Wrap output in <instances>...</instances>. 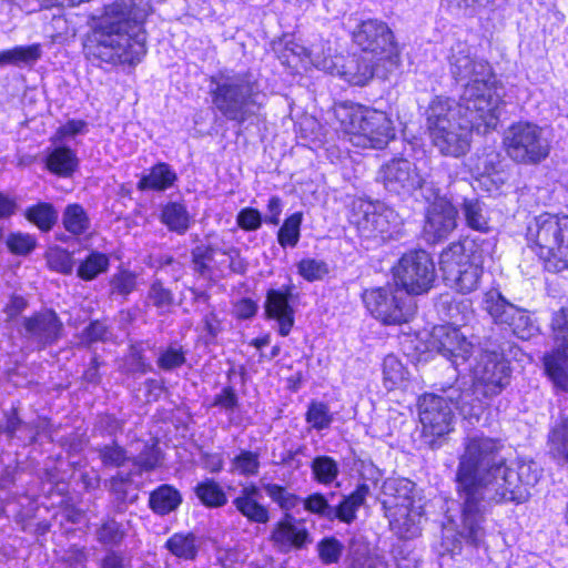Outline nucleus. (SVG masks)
Returning <instances> with one entry per match:
<instances>
[{"label":"nucleus","mask_w":568,"mask_h":568,"mask_svg":"<svg viewBox=\"0 0 568 568\" xmlns=\"http://www.w3.org/2000/svg\"><path fill=\"white\" fill-rule=\"evenodd\" d=\"M357 148L384 149L395 138L392 121L385 112L357 103Z\"/></svg>","instance_id":"nucleus-19"},{"label":"nucleus","mask_w":568,"mask_h":568,"mask_svg":"<svg viewBox=\"0 0 568 568\" xmlns=\"http://www.w3.org/2000/svg\"><path fill=\"white\" fill-rule=\"evenodd\" d=\"M257 302L251 297H242L233 303V316L237 321H247L257 314Z\"/></svg>","instance_id":"nucleus-59"},{"label":"nucleus","mask_w":568,"mask_h":568,"mask_svg":"<svg viewBox=\"0 0 568 568\" xmlns=\"http://www.w3.org/2000/svg\"><path fill=\"white\" fill-rule=\"evenodd\" d=\"M212 406L226 412H234L240 406L237 393L233 386H224L219 394L213 397Z\"/></svg>","instance_id":"nucleus-56"},{"label":"nucleus","mask_w":568,"mask_h":568,"mask_svg":"<svg viewBox=\"0 0 568 568\" xmlns=\"http://www.w3.org/2000/svg\"><path fill=\"white\" fill-rule=\"evenodd\" d=\"M463 213L467 225L481 233L488 231V220L484 214V204L478 200L465 199L463 203Z\"/></svg>","instance_id":"nucleus-46"},{"label":"nucleus","mask_w":568,"mask_h":568,"mask_svg":"<svg viewBox=\"0 0 568 568\" xmlns=\"http://www.w3.org/2000/svg\"><path fill=\"white\" fill-rule=\"evenodd\" d=\"M132 483V473H118L109 479V490L116 499L123 501L128 497V486Z\"/></svg>","instance_id":"nucleus-61"},{"label":"nucleus","mask_w":568,"mask_h":568,"mask_svg":"<svg viewBox=\"0 0 568 568\" xmlns=\"http://www.w3.org/2000/svg\"><path fill=\"white\" fill-rule=\"evenodd\" d=\"M233 466L242 476H256L260 470V455L256 452L243 449L233 458Z\"/></svg>","instance_id":"nucleus-50"},{"label":"nucleus","mask_w":568,"mask_h":568,"mask_svg":"<svg viewBox=\"0 0 568 568\" xmlns=\"http://www.w3.org/2000/svg\"><path fill=\"white\" fill-rule=\"evenodd\" d=\"M28 337L37 344L38 349H45L57 344L64 335V324L51 307L31 313L22 321Z\"/></svg>","instance_id":"nucleus-22"},{"label":"nucleus","mask_w":568,"mask_h":568,"mask_svg":"<svg viewBox=\"0 0 568 568\" xmlns=\"http://www.w3.org/2000/svg\"><path fill=\"white\" fill-rule=\"evenodd\" d=\"M450 73L463 83L458 102L436 97L426 110V125L433 145L447 156L459 158L470 146L471 131L495 130L500 116V97L488 61L473 57L466 44L452 49Z\"/></svg>","instance_id":"nucleus-2"},{"label":"nucleus","mask_w":568,"mask_h":568,"mask_svg":"<svg viewBox=\"0 0 568 568\" xmlns=\"http://www.w3.org/2000/svg\"><path fill=\"white\" fill-rule=\"evenodd\" d=\"M111 260L109 254L91 250L80 260L75 268V275L83 282H91L105 274L110 268Z\"/></svg>","instance_id":"nucleus-34"},{"label":"nucleus","mask_w":568,"mask_h":568,"mask_svg":"<svg viewBox=\"0 0 568 568\" xmlns=\"http://www.w3.org/2000/svg\"><path fill=\"white\" fill-rule=\"evenodd\" d=\"M462 389L450 387L445 390V396L424 394L418 399V415L424 432L432 436L440 437L453 428V408L459 412L457 399Z\"/></svg>","instance_id":"nucleus-15"},{"label":"nucleus","mask_w":568,"mask_h":568,"mask_svg":"<svg viewBox=\"0 0 568 568\" xmlns=\"http://www.w3.org/2000/svg\"><path fill=\"white\" fill-rule=\"evenodd\" d=\"M13 64L20 62L30 63L39 60L41 55L40 44L17 45L12 48Z\"/></svg>","instance_id":"nucleus-62"},{"label":"nucleus","mask_w":568,"mask_h":568,"mask_svg":"<svg viewBox=\"0 0 568 568\" xmlns=\"http://www.w3.org/2000/svg\"><path fill=\"white\" fill-rule=\"evenodd\" d=\"M8 251L17 256H27L37 247V239L30 233L10 232L6 237Z\"/></svg>","instance_id":"nucleus-47"},{"label":"nucleus","mask_w":568,"mask_h":568,"mask_svg":"<svg viewBox=\"0 0 568 568\" xmlns=\"http://www.w3.org/2000/svg\"><path fill=\"white\" fill-rule=\"evenodd\" d=\"M547 446L552 460L568 467V416H560L551 424Z\"/></svg>","instance_id":"nucleus-29"},{"label":"nucleus","mask_w":568,"mask_h":568,"mask_svg":"<svg viewBox=\"0 0 568 568\" xmlns=\"http://www.w3.org/2000/svg\"><path fill=\"white\" fill-rule=\"evenodd\" d=\"M507 155L516 163L536 165L545 161L551 150L547 131L529 121L513 123L504 133Z\"/></svg>","instance_id":"nucleus-10"},{"label":"nucleus","mask_w":568,"mask_h":568,"mask_svg":"<svg viewBox=\"0 0 568 568\" xmlns=\"http://www.w3.org/2000/svg\"><path fill=\"white\" fill-rule=\"evenodd\" d=\"M267 540L278 552L287 554L307 548L313 538L304 519L295 518L292 513H283L273 523Z\"/></svg>","instance_id":"nucleus-20"},{"label":"nucleus","mask_w":568,"mask_h":568,"mask_svg":"<svg viewBox=\"0 0 568 568\" xmlns=\"http://www.w3.org/2000/svg\"><path fill=\"white\" fill-rule=\"evenodd\" d=\"M163 547L171 556L183 561H194L200 551L199 538L193 531L173 532Z\"/></svg>","instance_id":"nucleus-30"},{"label":"nucleus","mask_w":568,"mask_h":568,"mask_svg":"<svg viewBox=\"0 0 568 568\" xmlns=\"http://www.w3.org/2000/svg\"><path fill=\"white\" fill-rule=\"evenodd\" d=\"M428 207L423 229L427 243L435 244L446 240L457 226V209L449 199L442 196L439 190L432 187L424 195Z\"/></svg>","instance_id":"nucleus-18"},{"label":"nucleus","mask_w":568,"mask_h":568,"mask_svg":"<svg viewBox=\"0 0 568 568\" xmlns=\"http://www.w3.org/2000/svg\"><path fill=\"white\" fill-rule=\"evenodd\" d=\"M483 0H442V6L456 16H473Z\"/></svg>","instance_id":"nucleus-58"},{"label":"nucleus","mask_w":568,"mask_h":568,"mask_svg":"<svg viewBox=\"0 0 568 568\" xmlns=\"http://www.w3.org/2000/svg\"><path fill=\"white\" fill-rule=\"evenodd\" d=\"M183 503L181 491L171 484H161L150 491L148 507L158 516H168Z\"/></svg>","instance_id":"nucleus-28"},{"label":"nucleus","mask_w":568,"mask_h":568,"mask_svg":"<svg viewBox=\"0 0 568 568\" xmlns=\"http://www.w3.org/2000/svg\"><path fill=\"white\" fill-rule=\"evenodd\" d=\"M395 283L407 295L427 293L436 280V268L429 253L415 250L405 253L393 267Z\"/></svg>","instance_id":"nucleus-12"},{"label":"nucleus","mask_w":568,"mask_h":568,"mask_svg":"<svg viewBox=\"0 0 568 568\" xmlns=\"http://www.w3.org/2000/svg\"><path fill=\"white\" fill-rule=\"evenodd\" d=\"M301 501H303V507L306 511L327 519L331 506L327 498L323 494H310Z\"/></svg>","instance_id":"nucleus-57"},{"label":"nucleus","mask_w":568,"mask_h":568,"mask_svg":"<svg viewBox=\"0 0 568 568\" xmlns=\"http://www.w3.org/2000/svg\"><path fill=\"white\" fill-rule=\"evenodd\" d=\"M193 491L201 505L206 508H221L227 504V495L223 486L214 478H204L199 481Z\"/></svg>","instance_id":"nucleus-35"},{"label":"nucleus","mask_w":568,"mask_h":568,"mask_svg":"<svg viewBox=\"0 0 568 568\" xmlns=\"http://www.w3.org/2000/svg\"><path fill=\"white\" fill-rule=\"evenodd\" d=\"M402 224L399 214L384 202L361 200L357 203V236L366 250L397 236Z\"/></svg>","instance_id":"nucleus-11"},{"label":"nucleus","mask_w":568,"mask_h":568,"mask_svg":"<svg viewBox=\"0 0 568 568\" xmlns=\"http://www.w3.org/2000/svg\"><path fill=\"white\" fill-rule=\"evenodd\" d=\"M495 246V239L484 234L452 243L439 256L446 284L462 294L475 291L483 275L484 263L491 257Z\"/></svg>","instance_id":"nucleus-4"},{"label":"nucleus","mask_w":568,"mask_h":568,"mask_svg":"<svg viewBox=\"0 0 568 568\" xmlns=\"http://www.w3.org/2000/svg\"><path fill=\"white\" fill-rule=\"evenodd\" d=\"M178 174L172 166L163 161L154 163L146 174H143L138 183L136 189L141 192L153 191L163 192L175 185Z\"/></svg>","instance_id":"nucleus-26"},{"label":"nucleus","mask_w":568,"mask_h":568,"mask_svg":"<svg viewBox=\"0 0 568 568\" xmlns=\"http://www.w3.org/2000/svg\"><path fill=\"white\" fill-rule=\"evenodd\" d=\"M43 163L48 172L59 178H71L79 168L77 152L65 145L49 151Z\"/></svg>","instance_id":"nucleus-27"},{"label":"nucleus","mask_w":568,"mask_h":568,"mask_svg":"<svg viewBox=\"0 0 568 568\" xmlns=\"http://www.w3.org/2000/svg\"><path fill=\"white\" fill-rule=\"evenodd\" d=\"M98 453L104 467L121 468L130 459L126 449L116 442L101 446Z\"/></svg>","instance_id":"nucleus-48"},{"label":"nucleus","mask_w":568,"mask_h":568,"mask_svg":"<svg viewBox=\"0 0 568 568\" xmlns=\"http://www.w3.org/2000/svg\"><path fill=\"white\" fill-rule=\"evenodd\" d=\"M95 535L99 544L114 547L120 546L123 542L126 536V530L122 523L118 521L113 517H106L98 526Z\"/></svg>","instance_id":"nucleus-40"},{"label":"nucleus","mask_w":568,"mask_h":568,"mask_svg":"<svg viewBox=\"0 0 568 568\" xmlns=\"http://www.w3.org/2000/svg\"><path fill=\"white\" fill-rule=\"evenodd\" d=\"M293 284L280 288H268L264 300V316L277 323V334L286 337L295 325V307L292 304Z\"/></svg>","instance_id":"nucleus-23"},{"label":"nucleus","mask_w":568,"mask_h":568,"mask_svg":"<svg viewBox=\"0 0 568 568\" xmlns=\"http://www.w3.org/2000/svg\"><path fill=\"white\" fill-rule=\"evenodd\" d=\"M24 219L41 233H49L58 223V210L51 202L38 201L26 207Z\"/></svg>","instance_id":"nucleus-33"},{"label":"nucleus","mask_w":568,"mask_h":568,"mask_svg":"<svg viewBox=\"0 0 568 568\" xmlns=\"http://www.w3.org/2000/svg\"><path fill=\"white\" fill-rule=\"evenodd\" d=\"M429 347L446 357L455 367L466 364L473 352V344L466 335L452 325L435 326L430 333Z\"/></svg>","instance_id":"nucleus-21"},{"label":"nucleus","mask_w":568,"mask_h":568,"mask_svg":"<svg viewBox=\"0 0 568 568\" xmlns=\"http://www.w3.org/2000/svg\"><path fill=\"white\" fill-rule=\"evenodd\" d=\"M367 311L384 324L407 323L416 312L414 298L400 287L395 291L378 287L362 295Z\"/></svg>","instance_id":"nucleus-13"},{"label":"nucleus","mask_w":568,"mask_h":568,"mask_svg":"<svg viewBox=\"0 0 568 568\" xmlns=\"http://www.w3.org/2000/svg\"><path fill=\"white\" fill-rule=\"evenodd\" d=\"M263 488L267 497L282 510V514L292 513L302 500L297 494L290 491L286 486L281 484L268 483Z\"/></svg>","instance_id":"nucleus-39"},{"label":"nucleus","mask_w":568,"mask_h":568,"mask_svg":"<svg viewBox=\"0 0 568 568\" xmlns=\"http://www.w3.org/2000/svg\"><path fill=\"white\" fill-rule=\"evenodd\" d=\"M318 557L325 565L336 564L343 551V545L335 537H325L318 542Z\"/></svg>","instance_id":"nucleus-54"},{"label":"nucleus","mask_w":568,"mask_h":568,"mask_svg":"<svg viewBox=\"0 0 568 568\" xmlns=\"http://www.w3.org/2000/svg\"><path fill=\"white\" fill-rule=\"evenodd\" d=\"M408 372L397 356L389 354L383 361V382L386 389L405 388Z\"/></svg>","instance_id":"nucleus-37"},{"label":"nucleus","mask_w":568,"mask_h":568,"mask_svg":"<svg viewBox=\"0 0 568 568\" xmlns=\"http://www.w3.org/2000/svg\"><path fill=\"white\" fill-rule=\"evenodd\" d=\"M236 224L245 232H253L262 226L263 217L257 209L246 206L239 211L236 215Z\"/></svg>","instance_id":"nucleus-55"},{"label":"nucleus","mask_w":568,"mask_h":568,"mask_svg":"<svg viewBox=\"0 0 568 568\" xmlns=\"http://www.w3.org/2000/svg\"><path fill=\"white\" fill-rule=\"evenodd\" d=\"M160 221L170 232L183 235L192 224V216L181 201H170L162 206Z\"/></svg>","instance_id":"nucleus-31"},{"label":"nucleus","mask_w":568,"mask_h":568,"mask_svg":"<svg viewBox=\"0 0 568 568\" xmlns=\"http://www.w3.org/2000/svg\"><path fill=\"white\" fill-rule=\"evenodd\" d=\"M469 369L473 374V386L462 389L457 407L464 418L478 419L485 400L499 395L509 385L511 369L504 355L496 351H480Z\"/></svg>","instance_id":"nucleus-5"},{"label":"nucleus","mask_w":568,"mask_h":568,"mask_svg":"<svg viewBox=\"0 0 568 568\" xmlns=\"http://www.w3.org/2000/svg\"><path fill=\"white\" fill-rule=\"evenodd\" d=\"M483 307L496 324L506 326L520 339H529L538 329L526 310L508 302L496 288L485 293Z\"/></svg>","instance_id":"nucleus-16"},{"label":"nucleus","mask_w":568,"mask_h":568,"mask_svg":"<svg viewBox=\"0 0 568 568\" xmlns=\"http://www.w3.org/2000/svg\"><path fill=\"white\" fill-rule=\"evenodd\" d=\"M151 13L146 0H113L91 18L83 37L87 60L98 65H131L148 52L145 24Z\"/></svg>","instance_id":"nucleus-3"},{"label":"nucleus","mask_w":568,"mask_h":568,"mask_svg":"<svg viewBox=\"0 0 568 568\" xmlns=\"http://www.w3.org/2000/svg\"><path fill=\"white\" fill-rule=\"evenodd\" d=\"M311 468L314 480L323 485L333 483L338 475L337 463L326 455L316 456L311 463Z\"/></svg>","instance_id":"nucleus-45"},{"label":"nucleus","mask_w":568,"mask_h":568,"mask_svg":"<svg viewBox=\"0 0 568 568\" xmlns=\"http://www.w3.org/2000/svg\"><path fill=\"white\" fill-rule=\"evenodd\" d=\"M303 213L294 212L283 221L277 231V242L281 247H295L301 237Z\"/></svg>","instance_id":"nucleus-41"},{"label":"nucleus","mask_w":568,"mask_h":568,"mask_svg":"<svg viewBox=\"0 0 568 568\" xmlns=\"http://www.w3.org/2000/svg\"><path fill=\"white\" fill-rule=\"evenodd\" d=\"M232 505L248 524L267 525L272 519L271 508L262 501L261 488L254 483L242 485Z\"/></svg>","instance_id":"nucleus-24"},{"label":"nucleus","mask_w":568,"mask_h":568,"mask_svg":"<svg viewBox=\"0 0 568 568\" xmlns=\"http://www.w3.org/2000/svg\"><path fill=\"white\" fill-rule=\"evenodd\" d=\"M186 362L185 352L182 346H168L159 354L156 365L160 369L170 372L183 366Z\"/></svg>","instance_id":"nucleus-51"},{"label":"nucleus","mask_w":568,"mask_h":568,"mask_svg":"<svg viewBox=\"0 0 568 568\" xmlns=\"http://www.w3.org/2000/svg\"><path fill=\"white\" fill-rule=\"evenodd\" d=\"M22 424L19 407L11 406L9 410L4 412V423L0 425V434H4L9 439H13Z\"/></svg>","instance_id":"nucleus-60"},{"label":"nucleus","mask_w":568,"mask_h":568,"mask_svg":"<svg viewBox=\"0 0 568 568\" xmlns=\"http://www.w3.org/2000/svg\"><path fill=\"white\" fill-rule=\"evenodd\" d=\"M382 507L390 530L400 539H413L420 534L423 504L416 498L415 484L407 478H388L382 486Z\"/></svg>","instance_id":"nucleus-9"},{"label":"nucleus","mask_w":568,"mask_h":568,"mask_svg":"<svg viewBox=\"0 0 568 568\" xmlns=\"http://www.w3.org/2000/svg\"><path fill=\"white\" fill-rule=\"evenodd\" d=\"M148 300L160 313H166L174 305V293L164 285L162 280L156 278L150 284Z\"/></svg>","instance_id":"nucleus-44"},{"label":"nucleus","mask_w":568,"mask_h":568,"mask_svg":"<svg viewBox=\"0 0 568 568\" xmlns=\"http://www.w3.org/2000/svg\"><path fill=\"white\" fill-rule=\"evenodd\" d=\"M28 300L24 296L11 294L9 302L3 307V312L9 318H16L28 307Z\"/></svg>","instance_id":"nucleus-64"},{"label":"nucleus","mask_w":568,"mask_h":568,"mask_svg":"<svg viewBox=\"0 0 568 568\" xmlns=\"http://www.w3.org/2000/svg\"><path fill=\"white\" fill-rule=\"evenodd\" d=\"M111 294L126 298L136 288V274L128 268H120L113 274L111 281Z\"/></svg>","instance_id":"nucleus-49"},{"label":"nucleus","mask_w":568,"mask_h":568,"mask_svg":"<svg viewBox=\"0 0 568 568\" xmlns=\"http://www.w3.org/2000/svg\"><path fill=\"white\" fill-rule=\"evenodd\" d=\"M555 347L544 355V368L554 387L568 392V310H560L552 317Z\"/></svg>","instance_id":"nucleus-17"},{"label":"nucleus","mask_w":568,"mask_h":568,"mask_svg":"<svg viewBox=\"0 0 568 568\" xmlns=\"http://www.w3.org/2000/svg\"><path fill=\"white\" fill-rule=\"evenodd\" d=\"M297 274L306 282H320L329 275V266L324 260L303 257L296 263Z\"/></svg>","instance_id":"nucleus-42"},{"label":"nucleus","mask_w":568,"mask_h":568,"mask_svg":"<svg viewBox=\"0 0 568 568\" xmlns=\"http://www.w3.org/2000/svg\"><path fill=\"white\" fill-rule=\"evenodd\" d=\"M355 518V491L344 497L335 508L331 507L327 520L349 524Z\"/></svg>","instance_id":"nucleus-53"},{"label":"nucleus","mask_w":568,"mask_h":568,"mask_svg":"<svg viewBox=\"0 0 568 568\" xmlns=\"http://www.w3.org/2000/svg\"><path fill=\"white\" fill-rule=\"evenodd\" d=\"M540 476L541 468L534 460H519L516 470L507 466L498 440L468 438L456 471L460 525L453 550L459 548L462 541L483 546L495 530V521L489 518L493 507L525 503Z\"/></svg>","instance_id":"nucleus-1"},{"label":"nucleus","mask_w":568,"mask_h":568,"mask_svg":"<svg viewBox=\"0 0 568 568\" xmlns=\"http://www.w3.org/2000/svg\"><path fill=\"white\" fill-rule=\"evenodd\" d=\"M224 255L212 244H199L191 250V264L193 272L201 278L215 283L223 277L224 261L219 262L216 255Z\"/></svg>","instance_id":"nucleus-25"},{"label":"nucleus","mask_w":568,"mask_h":568,"mask_svg":"<svg viewBox=\"0 0 568 568\" xmlns=\"http://www.w3.org/2000/svg\"><path fill=\"white\" fill-rule=\"evenodd\" d=\"M209 97L212 110L227 121L242 125L263 108L257 80L248 73L211 75Z\"/></svg>","instance_id":"nucleus-6"},{"label":"nucleus","mask_w":568,"mask_h":568,"mask_svg":"<svg viewBox=\"0 0 568 568\" xmlns=\"http://www.w3.org/2000/svg\"><path fill=\"white\" fill-rule=\"evenodd\" d=\"M357 87L373 77L386 79L399 63L394 36L388 26L377 19L362 21L357 28Z\"/></svg>","instance_id":"nucleus-7"},{"label":"nucleus","mask_w":568,"mask_h":568,"mask_svg":"<svg viewBox=\"0 0 568 568\" xmlns=\"http://www.w3.org/2000/svg\"><path fill=\"white\" fill-rule=\"evenodd\" d=\"M377 180L387 192L402 197L412 196L418 190L424 196L434 187L415 163L402 156H394L383 163Z\"/></svg>","instance_id":"nucleus-14"},{"label":"nucleus","mask_w":568,"mask_h":568,"mask_svg":"<svg viewBox=\"0 0 568 568\" xmlns=\"http://www.w3.org/2000/svg\"><path fill=\"white\" fill-rule=\"evenodd\" d=\"M528 245L551 273L568 270V215L541 213L527 225Z\"/></svg>","instance_id":"nucleus-8"},{"label":"nucleus","mask_w":568,"mask_h":568,"mask_svg":"<svg viewBox=\"0 0 568 568\" xmlns=\"http://www.w3.org/2000/svg\"><path fill=\"white\" fill-rule=\"evenodd\" d=\"M47 267L62 275H71L74 270L73 253L68 248L54 245L44 253Z\"/></svg>","instance_id":"nucleus-38"},{"label":"nucleus","mask_w":568,"mask_h":568,"mask_svg":"<svg viewBox=\"0 0 568 568\" xmlns=\"http://www.w3.org/2000/svg\"><path fill=\"white\" fill-rule=\"evenodd\" d=\"M381 476V470L371 460L357 457V509L371 490L376 489Z\"/></svg>","instance_id":"nucleus-36"},{"label":"nucleus","mask_w":568,"mask_h":568,"mask_svg":"<svg viewBox=\"0 0 568 568\" xmlns=\"http://www.w3.org/2000/svg\"><path fill=\"white\" fill-rule=\"evenodd\" d=\"M306 423L315 430H323L331 426L333 416L327 403L311 400L305 412Z\"/></svg>","instance_id":"nucleus-43"},{"label":"nucleus","mask_w":568,"mask_h":568,"mask_svg":"<svg viewBox=\"0 0 568 568\" xmlns=\"http://www.w3.org/2000/svg\"><path fill=\"white\" fill-rule=\"evenodd\" d=\"M129 361L132 373L146 374L152 371V366L144 356L143 349L136 346H132L129 352Z\"/></svg>","instance_id":"nucleus-63"},{"label":"nucleus","mask_w":568,"mask_h":568,"mask_svg":"<svg viewBox=\"0 0 568 568\" xmlns=\"http://www.w3.org/2000/svg\"><path fill=\"white\" fill-rule=\"evenodd\" d=\"M64 231L74 239L87 235L91 229V220L80 203H69L62 212L61 219Z\"/></svg>","instance_id":"nucleus-32"},{"label":"nucleus","mask_w":568,"mask_h":568,"mask_svg":"<svg viewBox=\"0 0 568 568\" xmlns=\"http://www.w3.org/2000/svg\"><path fill=\"white\" fill-rule=\"evenodd\" d=\"M110 335V328L102 320L91 321L80 335V343L87 347L98 342H105Z\"/></svg>","instance_id":"nucleus-52"}]
</instances>
